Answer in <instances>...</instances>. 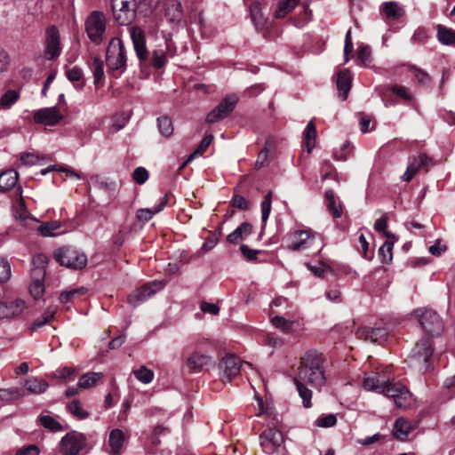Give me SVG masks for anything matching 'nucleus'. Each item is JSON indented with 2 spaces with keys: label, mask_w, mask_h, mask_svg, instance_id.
<instances>
[{
  "label": "nucleus",
  "mask_w": 455,
  "mask_h": 455,
  "mask_svg": "<svg viewBox=\"0 0 455 455\" xmlns=\"http://www.w3.org/2000/svg\"><path fill=\"white\" fill-rule=\"evenodd\" d=\"M322 357L315 352H307L301 358L298 367V373L293 377L299 395L302 399L304 407L312 406V391L304 386V382L312 387H321L325 382V377L322 367Z\"/></svg>",
  "instance_id": "obj_1"
},
{
  "label": "nucleus",
  "mask_w": 455,
  "mask_h": 455,
  "mask_svg": "<svg viewBox=\"0 0 455 455\" xmlns=\"http://www.w3.org/2000/svg\"><path fill=\"white\" fill-rule=\"evenodd\" d=\"M415 317L425 331L426 336L430 338L439 337L443 331V323L440 315L427 308H418L413 312Z\"/></svg>",
  "instance_id": "obj_2"
},
{
  "label": "nucleus",
  "mask_w": 455,
  "mask_h": 455,
  "mask_svg": "<svg viewBox=\"0 0 455 455\" xmlns=\"http://www.w3.org/2000/svg\"><path fill=\"white\" fill-rule=\"evenodd\" d=\"M56 260L72 269H82L87 265V256L71 246H63L54 252Z\"/></svg>",
  "instance_id": "obj_3"
},
{
  "label": "nucleus",
  "mask_w": 455,
  "mask_h": 455,
  "mask_svg": "<svg viewBox=\"0 0 455 455\" xmlns=\"http://www.w3.org/2000/svg\"><path fill=\"white\" fill-rule=\"evenodd\" d=\"M106 60L108 68L113 70L122 71L126 66V52L122 40L118 37L112 38L108 45Z\"/></svg>",
  "instance_id": "obj_4"
},
{
  "label": "nucleus",
  "mask_w": 455,
  "mask_h": 455,
  "mask_svg": "<svg viewBox=\"0 0 455 455\" xmlns=\"http://www.w3.org/2000/svg\"><path fill=\"white\" fill-rule=\"evenodd\" d=\"M136 0H112V12L115 20L124 26L129 25L136 17Z\"/></svg>",
  "instance_id": "obj_5"
},
{
  "label": "nucleus",
  "mask_w": 455,
  "mask_h": 455,
  "mask_svg": "<svg viewBox=\"0 0 455 455\" xmlns=\"http://www.w3.org/2000/svg\"><path fill=\"white\" fill-rule=\"evenodd\" d=\"M433 339L427 336L423 337L411 350V359L420 370H426L428 367V362L434 353Z\"/></svg>",
  "instance_id": "obj_6"
},
{
  "label": "nucleus",
  "mask_w": 455,
  "mask_h": 455,
  "mask_svg": "<svg viewBox=\"0 0 455 455\" xmlns=\"http://www.w3.org/2000/svg\"><path fill=\"white\" fill-rule=\"evenodd\" d=\"M85 30L90 40L100 44L105 38L106 19L100 12H92L85 21Z\"/></svg>",
  "instance_id": "obj_7"
},
{
  "label": "nucleus",
  "mask_w": 455,
  "mask_h": 455,
  "mask_svg": "<svg viewBox=\"0 0 455 455\" xmlns=\"http://www.w3.org/2000/svg\"><path fill=\"white\" fill-rule=\"evenodd\" d=\"M38 262L39 265L36 266L31 270V284L29 286V291L35 299H39L44 292V279L45 276L44 265L46 263V258L44 255H36L33 258V264Z\"/></svg>",
  "instance_id": "obj_8"
},
{
  "label": "nucleus",
  "mask_w": 455,
  "mask_h": 455,
  "mask_svg": "<svg viewBox=\"0 0 455 455\" xmlns=\"http://www.w3.org/2000/svg\"><path fill=\"white\" fill-rule=\"evenodd\" d=\"M212 362V357L195 347L184 360L183 369L188 373H199Z\"/></svg>",
  "instance_id": "obj_9"
},
{
  "label": "nucleus",
  "mask_w": 455,
  "mask_h": 455,
  "mask_svg": "<svg viewBox=\"0 0 455 455\" xmlns=\"http://www.w3.org/2000/svg\"><path fill=\"white\" fill-rule=\"evenodd\" d=\"M380 394L388 398H392L397 407L407 406V402L411 396L409 390L401 383L383 381Z\"/></svg>",
  "instance_id": "obj_10"
},
{
  "label": "nucleus",
  "mask_w": 455,
  "mask_h": 455,
  "mask_svg": "<svg viewBox=\"0 0 455 455\" xmlns=\"http://www.w3.org/2000/svg\"><path fill=\"white\" fill-rule=\"evenodd\" d=\"M433 165V161L426 154L412 156L408 158V165L405 172L400 177L402 181L410 182L420 171L426 172Z\"/></svg>",
  "instance_id": "obj_11"
},
{
  "label": "nucleus",
  "mask_w": 455,
  "mask_h": 455,
  "mask_svg": "<svg viewBox=\"0 0 455 455\" xmlns=\"http://www.w3.org/2000/svg\"><path fill=\"white\" fill-rule=\"evenodd\" d=\"M166 283L164 281H153L148 283L139 289H136L128 296V303L133 307L145 301L148 298L153 296L157 291L163 290Z\"/></svg>",
  "instance_id": "obj_12"
},
{
  "label": "nucleus",
  "mask_w": 455,
  "mask_h": 455,
  "mask_svg": "<svg viewBox=\"0 0 455 455\" xmlns=\"http://www.w3.org/2000/svg\"><path fill=\"white\" fill-rule=\"evenodd\" d=\"M86 445L85 436L78 432L68 433L60 443V452L64 455H76Z\"/></svg>",
  "instance_id": "obj_13"
},
{
  "label": "nucleus",
  "mask_w": 455,
  "mask_h": 455,
  "mask_svg": "<svg viewBox=\"0 0 455 455\" xmlns=\"http://www.w3.org/2000/svg\"><path fill=\"white\" fill-rule=\"evenodd\" d=\"M283 443V433L275 427H268L259 435L260 447L267 454L277 451Z\"/></svg>",
  "instance_id": "obj_14"
},
{
  "label": "nucleus",
  "mask_w": 455,
  "mask_h": 455,
  "mask_svg": "<svg viewBox=\"0 0 455 455\" xmlns=\"http://www.w3.org/2000/svg\"><path fill=\"white\" fill-rule=\"evenodd\" d=\"M61 51L60 32L55 26H51L45 31L44 57L48 60H53L60 55Z\"/></svg>",
  "instance_id": "obj_15"
},
{
  "label": "nucleus",
  "mask_w": 455,
  "mask_h": 455,
  "mask_svg": "<svg viewBox=\"0 0 455 455\" xmlns=\"http://www.w3.org/2000/svg\"><path fill=\"white\" fill-rule=\"evenodd\" d=\"M242 361L234 355H227L219 363V375L223 382H229L241 371Z\"/></svg>",
  "instance_id": "obj_16"
},
{
  "label": "nucleus",
  "mask_w": 455,
  "mask_h": 455,
  "mask_svg": "<svg viewBox=\"0 0 455 455\" xmlns=\"http://www.w3.org/2000/svg\"><path fill=\"white\" fill-rule=\"evenodd\" d=\"M238 102V96L235 94L228 95L220 104L212 109L206 117V122L213 124L228 116Z\"/></svg>",
  "instance_id": "obj_17"
},
{
  "label": "nucleus",
  "mask_w": 455,
  "mask_h": 455,
  "mask_svg": "<svg viewBox=\"0 0 455 455\" xmlns=\"http://www.w3.org/2000/svg\"><path fill=\"white\" fill-rule=\"evenodd\" d=\"M315 235L309 230H298L288 238L287 248L291 251H302L312 246Z\"/></svg>",
  "instance_id": "obj_18"
},
{
  "label": "nucleus",
  "mask_w": 455,
  "mask_h": 455,
  "mask_svg": "<svg viewBox=\"0 0 455 455\" xmlns=\"http://www.w3.org/2000/svg\"><path fill=\"white\" fill-rule=\"evenodd\" d=\"M36 124L53 126L63 118L57 107L40 108L33 113Z\"/></svg>",
  "instance_id": "obj_19"
},
{
  "label": "nucleus",
  "mask_w": 455,
  "mask_h": 455,
  "mask_svg": "<svg viewBox=\"0 0 455 455\" xmlns=\"http://www.w3.org/2000/svg\"><path fill=\"white\" fill-rule=\"evenodd\" d=\"M26 307L21 299L3 300L0 302V319H12L20 316Z\"/></svg>",
  "instance_id": "obj_20"
},
{
  "label": "nucleus",
  "mask_w": 455,
  "mask_h": 455,
  "mask_svg": "<svg viewBox=\"0 0 455 455\" xmlns=\"http://www.w3.org/2000/svg\"><path fill=\"white\" fill-rule=\"evenodd\" d=\"M129 33L139 60L141 62L146 60L148 56V52L146 46L144 31L140 28L133 26L129 28Z\"/></svg>",
  "instance_id": "obj_21"
},
{
  "label": "nucleus",
  "mask_w": 455,
  "mask_h": 455,
  "mask_svg": "<svg viewBox=\"0 0 455 455\" xmlns=\"http://www.w3.org/2000/svg\"><path fill=\"white\" fill-rule=\"evenodd\" d=\"M358 339L371 343H381L386 340L388 331L386 328L361 327L355 332Z\"/></svg>",
  "instance_id": "obj_22"
},
{
  "label": "nucleus",
  "mask_w": 455,
  "mask_h": 455,
  "mask_svg": "<svg viewBox=\"0 0 455 455\" xmlns=\"http://www.w3.org/2000/svg\"><path fill=\"white\" fill-rule=\"evenodd\" d=\"M379 12L386 21L397 20L405 14L403 7L395 1L384 2L379 7Z\"/></svg>",
  "instance_id": "obj_23"
},
{
  "label": "nucleus",
  "mask_w": 455,
  "mask_h": 455,
  "mask_svg": "<svg viewBox=\"0 0 455 455\" xmlns=\"http://www.w3.org/2000/svg\"><path fill=\"white\" fill-rule=\"evenodd\" d=\"M272 325L285 334L295 333L300 329V323L298 320H289L282 315H275L271 317Z\"/></svg>",
  "instance_id": "obj_24"
},
{
  "label": "nucleus",
  "mask_w": 455,
  "mask_h": 455,
  "mask_svg": "<svg viewBox=\"0 0 455 455\" xmlns=\"http://www.w3.org/2000/svg\"><path fill=\"white\" fill-rule=\"evenodd\" d=\"M164 44L165 49L159 48L153 52L152 62L156 68H163L166 64L168 57L174 55L172 40L166 38Z\"/></svg>",
  "instance_id": "obj_25"
},
{
  "label": "nucleus",
  "mask_w": 455,
  "mask_h": 455,
  "mask_svg": "<svg viewBox=\"0 0 455 455\" xmlns=\"http://www.w3.org/2000/svg\"><path fill=\"white\" fill-rule=\"evenodd\" d=\"M128 436L121 429H113L108 437V445L111 455H121L122 449Z\"/></svg>",
  "instance_id": "obj_26"
},
{
  "label": "nucleus",
  "mask_w": 455,
  "mask_h": 455,
  "mask_svg": "<svg viewBox=\"0 0 455 455\" xmlns=\"http://www.w3.org/2000/svg\"><path fill=\"white\" fill-rule=\"evenodd\" d=\"M12 215L15 220H20L23 225L27 226L30 221H36L27 209L25 201H14L12 205Z\"/></svg>",
  "instance_id": "obj_27"
},
{
  "label": "nucleus",
  "mask_w": 455,
  "mask_h": 455,
  "mask_svg": "<svg viewBox=\"0 0 455 455\" xmlns=\"http://www.w3.org/2000/svg\"><path fill=\"white\" fill-rule=\"evenodd\" d=\"M352 78L348 70H342L338 74L337 88L339 96L342 100H346L351 89Z\"/></svg>",
  "instance_id": "obj_28"
},
{
  "label": "nucleus",
  "mask_w": 455,
  "mask_h": 455,
  "mask_svg": "<svg viewBox=\"0 0 455 455\" xmlns=\"http://www.w3.org/2000/svg\"><path fill=\"white\" fill-rule=\"evenodd\" d=\"M165 17L170 22H179L183 17L181 4L170 0L165 4Z\"/></svg>",
  "instance_id": "obj_29"
},
{
  "label": "nucleus",
  "mask_w": 455,
  "mask_h": 455,
  "mask_svg": "<svg viewBox=\"0 0 455 455\" xmlns=\"http://www.w3.org/2000/svg\"><path fill=\"white\" fill-rule=\"evenodd\" d=\"M412 427L409 421L403 418H398L394 425L393 435L396 439L405 441Z\"/></svg>",
  "instance_id": "obj_30"
},
{
  "label": "nucleus",
  "mask_w": 455,
  "mask_h": 455,
  "mask_svg": "<svg viewBox=\"0 0 455 455\" xmlns=\"http://www.w3.org/2000/svg\"><path fill=\"white\" fill-rule=\"evenodd\" d=\"M19 174L13 169L6 170L0 173V190L7 191L12 188L18 181Z\"/></svg>",
  "instance_id": "obj_31"
},
{
  "label": "nucleus",
  "mask_w": 455,
  "mask_h": 455,
  "mask_svg": "<svg viewBox=\"0 0 455 455\" xmlns=\"http://www.w3.org/2000/svg\"><path fill=\"white\" fill-rule=\"evenodd\" d=\"M167 205V201H161L156 206L153 208H141L136 212L137 219L142 222H148L152 217L164 209Z\"/></svg>",
  "instance_id": "obj_32"
},
{
  "label": "nucleus",
  "mask_w": 455,
  "mask_h": 455,
  "mask_svg": "<svg viewBox=\"0 0 455 455\" xmlns=\"http://www.w3.org/2000/svg\"><path fill=\"white\" fill-rule=\"evenodd\" d=\"M382 384L380 376L378 372H371L364 376L363 381V387L367 391H373L380 394L382 389Z\"/></svg>",
  "instance_id": "obj_33"
},
{
  "label": "nucleus",
  "mask_w": 455,
  "mask_h": 455,
  "mask_svg": "<svg viewBox=\"0 0 455 455\" xmlns=\"http://www.w3.org/2000/svg\"><path fill=\"white\" fill-rule=\"evenodd\" d=\"M251 233V225L247 222L242 223L239 227H237L232 233H230L227 240L230 243H236L241 240H243Z\"/></svg>",
  "instance_id": "obj_34"
},
{
  "label": "nucleus",
  "mask_w": 455,
  "mask_h": 455,
  "mask_svg": "<svg viewBox=\"0 0 455 455\" xmlns=\"http://www.w3.org/2000/svg\"><path fill=\"white\" fill-rule=\"evenodd\" d=\"M87 288L81 286L77 288H74L68 291H64L60 294V301L62 304H67L68 302H74L80 297L85 295L87 293Z\"/></svg>",
  "instance_id": "obj_35"
},
{
  "label": "nucleus",
  "mask_w": 455,
  "mask_h": 455,
  "mask_svg": "<svg viewBox=\"0 0 455 455\" xmlns=\"http://www.w3.org/2000/svg\"><path fill=\"white\" fill-rule=\"evenodd\" d=\"M103 378L100 372H87L81 376L77 382L79 388L88 389L96 385V383Z\"/></svg>",
  "instance_id": "obj_36"
},
{
  "label": "nucleus",
  "mask_w": 455,
  "mask_h": 455,
  "mask_svg": "<svg viewBox=\"0 0 455 455\" xmlns=\"http://www.w3.org/2000/svg\"><path fill=\"white\" fill-rule=\"evenodd\" d=\"M56 311L55 309L47 308L38 318L34 320L29 325L28 329L31 331H36L39 328L47 324L54 317Z\"/></svg>",
  "instance_id": "obj_37"
},
{
  "label": "nucleus",
  "mask_w": 455,
  "mask_h": 455,
  "mask_svg": "<svg viewBox=\"0 0 455 455\" xmlns=\"http://www.w3.org/2000/svg\"><path fill=\"white\" fill-rule=\"evenodd\" d=\"M316 129L314 122L311 120L304 132V141L307 151L311 153L315 145Z\"/></svg>",
  "instance_id": "obj_38"
},
{
  "label": "nucleus",
  "mask_w": 455,
  "mask_h": 455,
  "mask_svg": "<svg viewBox=\"0 0 455 455\" xmlns=\"http://www.w3.org/2000/svg\"><path fill=\"white\" fill-rule=\"evenodd\" d=\"M437 38L439 42L445 45L455 44V30L447 28L442 25L437 27Z\"/></svg>",
  "instance_id": "obj_39"
},
{
  "label": "nucleus",
  "mask_w": 455,
  "mask_h": 455,
  "mask_svg": "<svg viewBox=\"0 0 455 455\" xmlns=\"http://www.w3.org/2000/svg\"><path fill=\"white\" fill-rule=\"evenodd\" d=\"M20 99V92L15 90H8L0 98V109L11 108Z\"/></svg>",
  "instance_id": "obj_40"
},
{
  "label": "nucleus",
  "mask_w": 455,
  "mask_h": 455,
  "mask_svg": "<svg viewBox=\"0 0 455 455\" xmlns=\"http://www.w3.org/2000/svg\"><path fill=\"white\" fill-rule=\"evenodd\" d=\"M25 387L31 393L42 394L48 388V384L43 379L35 378L28 379L25 383Z\"/></svg>",
  "instance_id": "obj_41"
},
{
  "label": "nucleus",
  "mask_w": 455,
  "mask_h": 455,
  "mask_svg": "<svg viewBox=\"0 0 455 455\" xmlns=\"http://www.w3.org/2000/svg\"><path fill=\"white\" fill-rule=\"evenodd\" d=\"M299 0H283L280 2L275 16L278 19L285 17L291 11H292L298 4Z\"/></svg>",
  "instance_id": "obj_42"
},
{
  "label": "nucleus",
  "mask_w": 455,
  "mask_h": 455,
  "mask_svg": "<svg viewBox=\"0 0 455 455\" xmlns=\"http://www.w3.org/2000/svg\"><path fill=\"white\" fill-rule=\"evenodd\" d=\"M299 0H283L280 2L275 16L278 19L285 17L291 11H292L298 4Z\"/></svg>",
  "instance_id": "obj_43"
},
{
  "label": "nucleus",
  "mask_w": 455,
  "mask_h": 455,
  "mask_svg": "<svg viewBox=\"0 0 455 455\" xmlns=\"http://www.w3.org/2000/svg\"><path fill=\"white\" fill-rule=\"evenodd\" d=\"M251 20L255 24L257 29L262 30L265 27V20L261 13L259 4L253 3L250 6Z\"/></svg>",
  "instance_id": "obj_44"
},
{
  "label": "nucleus",
  "mask_w": 455,
  "mask_h": 455,
  "mask_svg": "<svg viewBox=\"0 0 455 455\" xmlns=\"http://www.w3.org/2000/svg\"><path fill=\"white\" fill-rule=\"evenodd\" d=\"M68 409L69 412L79 419H84L88 418L89 413L84 409L81 402L79 400H73L68 405Z\"/></svg>",
  "instance_id": "obj_45"
},
{
  "label": "nucleus",
  "mask_w": 455,
  "mask_h": 455,
  "mask_svg": "<svg viewBox=\"0 0 455 455\" xmlns=\"http://www.w3.org/2000/svg\"><path fill=\"white\" fill-rule=\"evenodd\" d=\"M132 373L134 374L135 378L143 384H148L154 379L153 371L148 369L144 365L140 366L138 370H133Z\"/></svg>",
  "instance_id": "obj_46"
},
{
  "label": "nucleus",
  "mask_w": 455,
  "mask_h": 455,
  "mask_svg": "<svg viewBox=\"0 0 455 455\" xmlns=\"http://www.w3.org/2000/svg\"><path fill=\"white\" fill-rule=\"evenodd\" d=\"M68 79L72 82L76 88H82L84 85L83 72L77 67H73L66 72Z\"/></svg>",
  "instance_id": "obj_47"
},
{
  "label": "nucleus",
  "mask_w": 455,
  "mask_h": 455,
  "mask_svg": "<svg viewBox=\"0 0 455 455\" xmlns=\"http://www.w3.org/2000/svg\"><path fill=\"white\" fill-rule=\"evenodd\" d=\"M157 126L160 133L164 137H169L173 132V125L172 120L168 116L158 117Z\"/></svg>",
  "instance_id": "obj_48"
},
{
  "label": "nucleus",
  "mask_w": 455,
  "mask_h": 455,
  "mask_svg": "<svg viewBox=\"0 0 455 455\" xmlns=\"http://www.w3.org/2000/svg\"><path fill=\"white\" fill-rule=\"evenodd\" d=\"M38 419L40 424L47 429L52 431H60L62 429L60 423L52 416L40 415Z\"/></svg>",
  "instance_id": "obj_49"
},
{
  "label": "nucleus",
  "mask_w": 455,
  "mask_h": 455,
  "mask_svg": "<svg viewBox=\"0 0 455 455\" xmlns=\"http://www.w3.org/2000/svg\"><path fill=\"white\" fill-rule=\"evenodd\" d=\"M388 225V217L387 213H385L381 218L378 219L374 224V229L382 233L387 238H394L395 235L389 233L387 228Z\"/></svg>",
  "instance_id": "obj_50"
},
{
  "label": "nucleus",
  "mask_w": 455,
  "mask_h": 455,
  "mask_svg": "<svg viewBox=\"0 0 455 455\" xmlns=\"http://www.w3.org/2000/svg\"><path fill=\"white\" fill-rule=\"evenodd\" d=\"M357 59L362 65L367 66L371 61V50L370 46L361 44L357 49Z\"/></svg>",
  "instance_id": "obj_51"
},
{
  "label": "nucleus",
  "mask_w": 455,
  "mask_h": 455,
  "mask_svg": "<svg viewBox=\"0 0 455 455\" xmlns=\"http://www.w3.org/2000/svg\"><path fill=\"white\" fill-rule=\"evenodd\" d=\"M94 84H98L104 77L103 61L95 57L92 64Z\"/></svg>",
  "instance_id": "obj_52"
},
{
  "label": "nucleus",
  "mask_w": 455,
  "mask_h": 455,
  "mask_svg": "<svg viewBox=\"0 0 455 455\" xmlns=\"http://www.w3.org/2000/svg\"><path fill=\"white\" fill-rule=\"evenodd\" d=\"M12 275L11 265L9 261L0 256V283L7 282Z\"/></svg>",
  "instance_id": "obj_53"
},
{
  "label": "nucleus",
  "mask_w": 455,
  "mask_h": 455,
  "mask_svg": "<svg viewBox=\"0 0 455 455\" xmlns=\"http://www.w3.org/2000/svg\"><path fill=\"white\" fill-rule=\"evenodd\" d=\"M390 90L396 97H399L405 101H410L412 99V94L405 86L395 84L390 87Z\"/></svg>",
  "instance_id": "obj_54"
},
{
  "label": "nucleus",
  "mask_w": 455,
  "mask_h": 455,
  "mask_svg": "<svg viewBox=\"0 0 455 455\" xmlns=\"http://www.w3.org/2000/svg\"><path fill=\"white\" fill-rule=\"evenodd\" d=\"M52 169H57V172H61L65 173L67 178L76 179V180H84V176L79 172L75 171L74 169L67 166H62L59 164H53Z\"/></svg>",
  "instance_id": "obj_55"
},
{
  "label": "nucleus",
  "mask_w": 455,
  "mask_h": 455,
  "mask_svg": "<svg viewBox=\"0 0 455 455\" xmlns=\"http://www.w3.org/2000/svg\"><path fill=\"white\" fill-rule=\"evenodd\" d=\"M394 246L393 241H386L384 244L379 248V254L383 257L382 261L387 263L392 260L393 254L392 250Z\"/></svg>",
  "instance_id": "obj_56"
},
{
  "label": "nucleus",
  "mask_w": 455,
  "mask_h": 455,
  "mask_svg": "<svg viewBox=\"0 0 455 455\" xmlns=\"http://www.w3.org/2000/svg\"><path fill=\"white\" fill-rule=\"evenodd\" d=\"M59 227L57 222L43 223L39 226L38 230L44 236H54L57 235L55 231Z\"/></svg>",
  "instance_id": "obj_57"
},
{
  "label": "nucleus",
  "mask_w": 455,
  "mask_h": 455,
  "mask_svg": "<svg viewBox=\"0 0 455 455\" xmlns=\"http://www.w3.org/2000/svg\"><path fill=\"white\" fill-rule=\"evenodd\" d=\"M75 375V369L72 367L65 366L56 370L52 376L59 379H73Z\"/></svg>",
  "instance_id": "obj_58"
},
{
  "label": "nucleus",
  "mask_w": 455,
  "mask_h": 455,
  "mask_svg": "<svg viewBox=\"0 0 455 455\" xmlns=\"http://www.w3.org/2000/svg\"><path fill=\"white\" fill-rule=\"evenodd\" d=\"M212 140H213L212 135L205 136L200 142L197 148L194 151V153L189 156L188 162L190 161L191 159H193L195 157V156L202 155L206 150V148L210 146Z\"/></svg>",
  "instance_id": "obj_59"
},
{
  "label": "nucleus",
  "mask_w": 455,
  "mask_h": 455,
  "mask_svg": "<svg viewBox=\"0 0 455 455\" xmlns=\"http://www.w3.org/2000/svg\"><path fill=\"white\" fill-rule=\"evenodd\" d=\"M337 422V418L334 414H328L325 416L319 417L315 424L319 427H333Z\"/></svg>",
  "instance_id": "obj_60"
},
{
  "label": "nucleus",
  "mask_w": 455,
  "mask_h": 455,
  "mask_svg": "<svg viewBox=\"0 0 455 455\" xmlns=\"http://www.w3.org/2000/svg\"><path fill=\"white\" fill-rule=\"evenodd\" d=\"M132 179L138 184H143L148 179V172L144 167H137L133 171Z\"/></svg>",
  "instance_id": "obj_61"
},
{
  "label": "nucleus",
  "mask_w": 455,
  "mask_h": 455,
  "mask_svg": "<svg viewBox=\"0 0 455 455\" xmlns=\"http://www.w3.org/2000/svg\"><path fill=\"white\" fill-rule=\"evenodd\" d=\"M327 209L333 218H339L343 212V206L340 201H328Z\"/></svg>",
  "instance_id": "obj_62"
},
{
  "label": "nucleus",
  "mask_w": 455,
  "mask_h": 455,
  "mask_svg": "<svg viewBox=\"0 0 455 455\" xmlns=\"http://www.w3.org/2000/svg\"><path fill=\"white\" fill-rule=\"evenodd\" d=\"M240 251L243 254V256L247 259V260H256L257 259V255L260 252L259 250H254V249H251L248 245L246 244H242L240 246Z\"/></svg>",
  "instance_id": "obj_63"
},
{
  "label": "nucleus",
  "mask_w": 455,
  "mask_h": 455,
  "mask_svg": "<svg viewBox=\"0 0 455 455\" xmlns=\"http://www.w3.org/2000/svg\"><path fill=\"white\" fill-rule=\"evenodd\" d=\"M39 160L40 157L33 153H23L20 156V162L23 165H36Z\"/></svg>",
  "instance_id": "obj_64"
}]
</instances>
